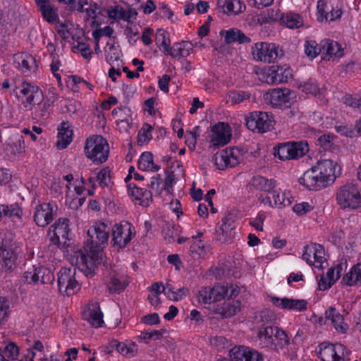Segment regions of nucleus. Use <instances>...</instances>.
I'll return each instance as SVG.
<instances>
[{"instance_id": "1", "label": "nucleus", "mask_w": 361, "mask_h": 361, "mask_svg": "<svg viewBox=\"0 0 361 361\" xmlns=\"http://www.w3.org/2000/svg\"><path fill=\"white\" fill-rule=\"evenodd\" d=\"M111 227L103 222H96L87 231L89 238L84 250L75 252L72 261L87 277L94 274L97 264L103 261L104 247L108 245Z\"/></svg>"}, {"instance_id": "2", "label": "nucleus", "mask_w": 361, "mask_h": 361, "mask_svg": "<svg viewBox=\"0 0 361 361\" xmlns=\"http://www.w3.org/2000/svg\"><path fill=\"white\" fill-rule=\"evenodd\" d=\"M257 341L262 348L274 351L286 349L290 343L288 333L276 326L263 324L258 329Z\"/></svg>"}, {"instance_id": "3", "label": "nucleus", "mask_w": 361, "mask_h": 361, "mask_svg": "<svg viewBox=\"0 0 361 361\" xmlns=\"http://www.w3.org/2000/svg\"><path fill=\"white\" fill-rule=\"evenodd\" d=\"M239 293V289L237 286L228 283L217 284L213 288L202 287L197 295V300L202 304H212L224 299L231 298L236 296Z\"/></svg>"}, {"instance_id": "4", "label": "nucleus", "mask_w": 361, "mask_h": 361, "mask_svg": "<svg viewBox=\"0 0 361 361\" xmlns=\"http://www.w3.org/2000/svg\"><path fill=\"white\" fill-rule=\"evenodd\" d=\"M85 156L97 164L104 163L109 157V147L102 135H93L86 139Z\"/></svg>"}, {"instance_id": "5", "label": "nucleus", "mask_w": 361, "mask_h": 361, "mask_svg": "<svg viewBox=\"0 0 361 361\" xmlns=\"http://www.w3.org/2000/svg\"><path fill=\"white\" fill-rule=\"evenodd\" d=\"M309 151L307 142H287L279 143L274 147V155L281 161L298 159Z\"/></svg>"}, {"instance_id": "6", "label": "nucleus", "mask_w": 361, "mask_h": 361, "mask_svg": "<svg viewBox=\"0 0 361 361\" xmlns=\"http://www.w3.org/2000/svg\"><path fill=\"white\" fill-rule=\"evenodd\" d=\"M336 201L342 209H357L361 208V192L353 183L341 186L336 193Z\"/></svg>"}, {"instance_id": "7", "label": "nucleus", "mask_w": 361, "mask_h": 361, "mask_svg": "<svg viewBox=\"0 0 361 361\" xmlns=\"http://www.w3.org/2000/svg\"><path fill=\"white\" fill-rule=\"evenodd\" d=\"M75 268L63 267L58 274V287L63 295L71 296L80 290V286L75 279Z\"/></svg>"}, {"instance_id": "8", "label": "nucleus", "mask_w": 361, "mask_h": 361, "mask_svg": "<svg viewBox=\"0 0 361 361\" xmlns=\"http://www.w3.org/2000/svg\"><path fill=\"white\" fill-rule=\"evenodd\" d=\"M252 54L256 61L271 63L283 55V51L274 43L259 42L252 47Z\"/></svg>"}, {"instance_id": "9", "label": "nucleus", "mask_w": 361, "mask_h": 361, "mask_svg": "<svg viewBox=\"0 0 361 361\" xmlns=\"http://www.w3.org/2000/svg\"><path fill=\"white\" fill-rule=\"evenodd\" d=\"M243 160L242 154L238 148H227L216 152L212 157V161L219 170L227 167H235Z\"/></svg>"}, {"instance_id": "10", "label": "nucleus", "mask_w": 361, "mask_h": 361, "mask_svg": "<svg viewBox=\"0 0 361 361\" xmlns=\"http://www.w3.org/2000/svg\"><path fill=\"white\" fill-rule=\"evenodd\" d=\"M293 70L289 66L274 65L262 74V80L269 85L287 83L293 80Z\"/></svg>"}, {"instance_id": "11", "label": "nucleus", "mask_w": 361, "mask_h": 361, "mask_svg": "<svg viewBox=\"0 0 361 361\" xmlns=\"http://www.w3.org/2000/svg\"><path fill=\"white\" fill-rule=\"evenodd\" d=\"M245 121L250 130L263 133L271 130L274 121L267 112L254 111L249 114Z\"/></svg>"}, {"instance_id": "12", "label": "nucleus", "mask_w": 361, "mask_h": 361, "mask_svg": "<svg viewBox=\"0 0 361 361\" xmlns=\"http://www.w3.org/2000/svg\"><path fill=\"white\" fill-rule=\"evenodd\" d=\"M295 97L294 91L288 88H276L264 93L263 98L267 104L273 106H289Z\"/></svg>"}, {"instance_id": "13", "label": "nucleus", "mask_w": 361, "mask_h": 361, "mask_svg": "<svg viewBox=\"0 0 361 361\" xmlns=\"http://www.w3.org/2000/svg\"><path fill=\"white\" fill-rule=\"evenodd\" d=\"M235 216L229 212L222 219V224L216 227L214 240L220 243H231L235 237Z\"/></svg>"}, {"instance_id": "14", "label": "nucleus", "mask_w": 361, "mask_h": 361, "mask_svg": "<svg viewBox=\"0 0 361 361\" xmlns=\"http://www.w3.org/2000/svg\"><path fill=\"white\" fill-rule=\"evenodd\" d=\"M17 89L25 97V100L22 102L25 108L32 109L33 106H38L43 102L42 91L33 84L23 82Z\"/></svg>"}, {"instance_id": "15", "label": "nucleus", "mask_w": 361, "mask_h": 361, "mask_svg": "<svg viewBox=\"0 0 361 361\" xmlns=\"http://www.w3.org/2000/svg\"><path fill=\"white\" fill-rule=\"evenodd\" d=\"M302 257L308 264L314 265L319 269H322L323 264L326 262L324 247L317 243L305 245Z\"/></svg>"}, {"instance_id": "16", "label": "nucleus", "mask_w": 361, "mask_h": 361, "mask_svg": "<svg viewBox=\"0 0 361 361\" xmlns=\"http://www.w3.org/2000/svg\"><path fill=\"white\" fill-rule=\"evenodd\" d=\"M56 208L53 202L37 204L35 208L34 221L38 226H47L53 221Z\"/></svg>"}, {"instance_id": "17", "label": "nucleus", "mask_w": 361, "mask_h": 361, "mask_svg": "<svg viewBox=\"0 0 361 361\" xmlns=\"http://www.w3.org/2000/svg\"><path fill=\"white\" fill-rule=\"evenodd\" d=\"M25 281L33 284H49L54 281L51 271L43 267H32L24 273Z\"/></svg>"}, {"instance_id": "18", "label": "nucleus", "mask_w": 361, "mask_h": 361, "mask_svg": "<svg viewBox=\"0 0 361 361\" xmlns=\"http://www.w3.org/2000/svg\"><path fill=\"white\" fill-rule=\"evenodd\" d=\"M111 231L112 232V241L114 246L123 247L132 239L131 226L126 221L116 224L112 228H111Z\"/></svg>"}, {"instance_id": "19", "label": "nucleus", "mask_w": 361, "mask_h": 361, "mask_svg": "<svg viewBox=\"0 0 361 361\" xmlns=\"http://www.w3.org/2000/svg\"><path fill=\"white\" fill-rule=\"evenodd\" d=\"M336 164L330 159H323L317 162L312 166L316 173L321 177L326 186L333 183L336 179Z\"/></svg>"}, {"instance_id": "20", "label": "nucleus", "mask_w": 361, "mask_h": 361, "mask_svg": "<svg viewBox=\"0 0 361 361\" xmlns=\"http://www.w3.org/2000/svg\"><path fill=\"white\" fill-rule=\"evenodd\" d=\"M298 182L307 190L312 191H318L327 187L312 167L304 172Z\"/></svg>"}, {"instance_id": "21", "label": "nucleus", "mask_w": 361, "mask_h": 361, "mask_svg": "<svg viewBox=\"0 0 361 361\" xmlns=\"http://www.w3.org/2000/svg\"><path fill=\"white\" fill-rule=\"evenodd\" d=\"M231 139L229 126L227 123L219 122L212 127L211 143L214 147L224 146Z\"/></svg>"}, {"instance_id": "22", "label": "nucleus", "mask_w": 361, "mask_h": 361, "mask_svg": "<svg viewBox=\"0 0 361 361\" xmlns=\"http://www.w3.org/2000/svg\"><path fill=\"white\" fill-rule=\"evenodd\" d=\"M82 318L92 326L98 328L104 323L103 314L97 302H91L82 312Z\"/></svg>"}, {"instance_id": "23", "label": "nucleus", "mask_w": 361, "mask_h": 361, "mask_svg": "<svg viewBox=\"0 0 361 361\" xmlns=\"http://www.w3.org/2000/svg\"><path fill=\"white\" fill-rule=\"evenodd\" d=\"M271 302L276 307L288 310H297L300 312L305 311L307 308V302L305 300H295L291 298H279L272 297Z\"/></svg>"}, {"instance_id": "24", "label": "nucleus", "mask_w": 361, "mask_h": 361, "mask_svg": "<svg viewBox=\"0 0 361 361\" xmlns=\"http://www.w3.org/2000/svg\"><path fill=\"white\" fill-rule=\"evenodd\" d=\"M342 271L343 268L341 264L329 268L326 276L322 275L319 281V289L321 290H326L330 288L340 278Z\"/></svg>"}, {"instance_id": "25", "label": "nucleus", "mask_w": 361, "mask_h": 361, "mask_svg": "<svg viewBox=\"0 0 361 361\" xmlns=\"http://www.w3.org/2000/svg\"><path fill=\"white\" fill-rule=\"evenodd\" d=\"M24 138L22 135H13L9 137L6 142L5 151L9 157L20 156L24 152Z\"/></svg>"}, {"instance_id": "26", "label": "nucleus", "mask_w": 361, "mask_h": 361, "mask_svg": "<svg viewBox=\"0 0 361 361\" xmlns=\"http://www.w3.org/2000/svg\"><path fill=\"white\" fill-rule=\"evenodd\" d=\"M325 318L331 322L335 329L341 334H344L348 329V326L344 322L343 317L334 307H330L325 311Z\"/></svg>"}, {"instance_id": "27", "label": "nucleus", "mask_w": 361, "mask_h": 361, "mask_svg": "<svg viewBox=\"0 0 361 361\" xmlns=\"http://www.w3.org/2000/svg\"><path fill=\"white\" fill-rule=\"evenodd\" d=\"M270 195H267L266 197L261 196L259 200L264 203V204H267L269 207H281L286 206L290 203L289 199L285 197L284 193H280L279 191L273 189L271 192H269Z\"/></svg>"}, {"instance_id": "28", "label": "nucleus", "mask_w": 361, "mask_h": 361, "mask_svg": "<svg viewBox=\"0 0 361 361\" xmlns=\"http://www.w3.org/2000/svg\"><path fill=\"white\" fill-rule=\"evenodd\" d=\"M35 3L47 22L54 23L59 18L57 10L51 5L49 0H35Z\"/></svg>"}, {"instance_id": "29", "label": "nucleus", "mask_w": 361, "mask_h": 361, "mask_svg": "<svg viewBox=\"0 0 361 361\" xmlns=\"http://www.w3.org/2000/svg\"><path fill=\"white\" fill-rule=\"evenodd\" d=\"M58 138L56 145L59 149H65L72 141L73 130L68 122H62L58 128Z\"/></svg>"}, {"instance_id": "30", "label": "nucleus", "mask_w": 361, "mask_h": 361, "mask_svg": "<svg viewBox=\"0 0 361 361\" xmlns=\"http://www.w3.org/2000/svg\"><path fill=\"white\" fill-rule=\"evenodd\" d=\"M249 185L256 190L269 193L276 188V182L274 179H268L264 176H256L250 179Z\"/></svg>"}, {"instance_id": "31", "label": "nucleus", "mask_w": 361, "mask_h": 361, "mask_svg": "<svg viewBox=\"0 0 361 361\" xmlns=\"http://www.w3.org/2000/svg\"><path fill=\"white\" fill-rule=\"evenodd\" d=\"M220 35L224 36L225 42L227 44L233 42H238L240 44H245L250 42L251 39L247 37L242 31L237 28H231L228 30H221Z\"/></svg>"}, {"instance_id": "32", "label": "nucleus", "mask_w": 361, "mask_h": 361, "mask_svg": "<svg viewBox=\"0 0 361 361\" xmlns=\"http://www.w3.org/2000/svg\"><path fill=\"white\" fill-rule=\"evenodd\" d=\"M192 44L188 41L176 42L170 47L166 55L173 58L187 57L192 50Z\"/></svg>"}, {"instance_id": "33", "label": "nucleus", "mask_w": 361, "mask_h": 361, "mask_svg": "<svg viewBox=\"0 0 361 361\" xmlns=\"http://www.w3.org/2000/svg\"><path fill=\"white\" fill-rule=\"evenodd\" d=\"M324 59L329 60L331 58H339L343 56V50L337 42L326 40L322 46Z\"/></svg>"}, {"instance_id": "34", "label": "nucleus", "mask_w": 361, "mask_h": 361, "mask_svg": "<svg viewBox=\"0 0 361 361\" xmlns=\"http://www.w3.org/2000/svg\"><path fill=\"white\" fill-rule=\"evenodd\" d=\"M128 283L127 276L117 274L111 276L108 282V288L111 293H120L126 289Z\"/></svg>"}, {"instance_id": "35", "label": "nucleus", "mask_w": 361, "mask_h": 361, "mask_svg": "<svg viewBox=\"0 0 361 361\" xmlns=\"http://www.w3.org/2000/svg\"><path fill=\"white\" fill-rule=\"evenodd\" d=\"M342 283L349 286L359 283L361 284V262L353 266L350 270L343 276Z\"/></svg>"}, {"instance_id": "36", "label": "nucleus", "mask_w": 361, "mask_h": 361, "mask_svg": "<svg viewBox=\"0 0 361 361\" xmlns=\"http://www.w3.org/2000/svg\"><path fill=\"white\" fill-rule=\"evenodd\" d=\"M218 4L222 7L224 13L227 14H238L245 10V5L240 0L219 1Z\"/></svg>"}, {"instance_id": "37", "label": "nucleus", "mask_w": 361, "mask_h": 361, "mask_svg": "<svg viewBox=\"0 0 361 361\" xmlns=\"http://www.w3.org/2000/svg\"><path fill=\"white\" fill-rule=\"evenodd\" d=\"M137 168L143 171H157L160 167L154 163L153 154L149 152H143L137 162Z\"/></svg>"}, {"instance_id": "38", "label": "nucleus", "mask_w": 361, "mask_h": 361, "mask_svg": "<svg viewBox=\"0 0 361 361\" xmlns=\"http://www.w3.org/2000/svg\"><path fill=\"white\" fill-rule=\"evenodd\" d=\"M240 302L238 300L224 302L221 306L216 309L215 312L224 318H228L240 310Z\"/></svg>"}, {"instance_id": "39", "label": "nucleus", "mask_w": 361, "mask_h": 361, "mask_svg": "<svg viewBox=\"0 0 361 361\" xmlns=\"http://www.w3.org/2000/svg\"><path fill=\"white\" fill-rule=\"evenodd\" d=\"M281 20L287 27L297 29L304 24L302 16L295 13H287L281 17Z\"/></svg>"}, {"instance_id": "40", "label": "nucleus", "mask_w": 361, "mask_h": 361, "mask_svg": "<svg viewBox=\"0 0 361 361\" xmlns=\"http://www.w3.org/2000/svg\"><path fill=\"white\" fill-rule=\"evenodd\" d=\"M334 344L326 342L322 343L317 348L316 352L322 361H334Z\"/></svg>"}, {"instance_id": "41", "label": "nucleus", "mask_w": 361, "mask_h": 361, "mask_svg": "<svg viewBox=\"0 0 361 361\" xmlns=\"http://www.w3.org/2000/svg\"><path fill=\"white\" fill-rule=\"evenodd\" d=\"M69 219L67 218H59L52 226L54 235H61V238L66 240L68 238L70 231L68 227Z\"/></svg>"}, {"instance_id": "42", "label": "nucleus", "mask_w": 361, "mask_h": 361, "mask_svg": "<svg viewBox=\"0 0 361 361\" xmlns=\"http://www.w3.org/2000/svg\"><path fill=\"white\" fill-rule=\"evenodd\" d=\"M0 351H1L4 357L6 358V361H23L18 360V348L13 343H9L4 347H0Z\"/></svg>"}, {"instance_id": "43", "label": "nucleus", "mask_w": 361, "mask_h": 361, "mask_svg": "<svg viewBox=\"0 0 361 361\" xmlns=\"http://www.w3.org/2000/svg\"><path fill=\"white\" fill-rule=\"evenodd\" d=\"M250 348L245 346L234 347L230 351V356L232 361H247L249 357L248 353Z\"/></svg>"}, {"instance_id": "44", "label": "nucleus", "mask_w": 361, "mask_h": 361, "mask_svg": "<svg viewBox=\"0 0 361 361\" xmlns=\"http://www.w3.org/2000/svg\"><path fill=\"white\" fill-rule=\"evenodd\" d=\"M155 42L162 47L163 51L166 55L171 47V40L167 32L162 29H159L156 32Z\"/></svg>"}, {"instance_id": "45", "label": "nucleus", "mask_w": 361, "mask_h": 361, "mask_svg": "<svg viewBox=\"0 0 361 361\" xmlns=\"http://www.w3.org/2000/svg\"><path fill=\"white\" fill-rule=\"evenodd\" d=\"M334 361H349V355L350 351L348 350L345 345L341 343L334 344Z\"/></svg>"}, {"instance_id": "46", "label": "nucleus", "mask_w": 361, "mask_h": 361, "mask_svg": "<svg viewBox=\"0 0 361 361\" xmlns=\"http://www.w3.org/2000/svg\"><path fill=\"white\" fill-rule=\"evenodd\" d=\"M20 68L24 73H27L34 71L37 68V63L35 59L31 55H27L19 63Z\"/></svg>"}, {"instance_id": "47", "label": "nucleus", "mask_w": 361, "mask_h": 361, "mask_svg": "<svg viewBox=\"0 0 361 361\" xmlns=\"http://www.w3.org/2000/svg\"><path fill=\"white\" fill-rule=\"evenodd\" d=\"M335 136L331 134H323L318 137L317 143L324 150H332L334 146Z\"/></svg>"}, {"instance_id": "48", "label": "nucleus", "mask_w": 361, "mask_h": 361, "mask_svg": "<svg viewBox=\"0 0 361 361\" xmlns=\"http://www.w3.org/2000/svg\"><path fill=\"white\" fill-rule=\"evenodd\" d=\"M20 208L18 204H1L0 205V215L6 216H19L20 214Z\"/></svg>"}, {"instance_id": "49", "label": "nucleus", "mask_w": 361, "mask_h": 361, "mask_svg": "<svg viewBox=\"0 0 361 361\" xmlns=\"http://www.w3.org/2000/svg\"><path fill=\"white\" fill-rule=\"evenodd\" d=\"M209 248V246L206 245V244L202 240H197L192 243L190 247V251L194 257L197 256V257H204L207 254V251Z\"/></svg>"}, {"instance_id": "50", "label": "nucleus", "mask_w": 361, "mask_h": 361, "mask_svg": "<svg viewBox=\"0 0 361 361\" xmlns=\"http://www.w3.org/2000/svg\"><path fill=\"white\" fill-rule=\"evenodd\" d=\"M10 304L8 300L0 296V325L4 324L8 319L10 313Z\"/></svg>"}, {"instance_id": "51", "label": "nucleus", "mask_w": 361, "mask_h": 361, "mask_svg": "<svg viewBox=\"0 0 361 361\" xmlns=\"http://www.w3.org/2000/svg\"><path fill=\"white\" fill-rule=\"evenodd\" d=\"M200 126H195L192 130L187 131L185 134V143L190 148H195L197 139L200 136Z\"/></svg>"}, {"instance_id": "52", "label": "nucleus", "mask_w": 361, "mask_h": 361, "mask_svg": "<svg viewBox=\"0 0 361 361\" xmlns=\"http://www.w3.org/2000/svg\"><path fill=\"white\" fill-rule=\"evenodd\" d=\"M301 90L306 94L316 95L319 91L318 84L315 80L310 79L307 82L300 85Z\"/></svg>"}, {"instance_id": "53", "label": "nucleus", "mask_w": 361, "mask_h": 361, "mask_svg": "<svg viewBox=\"0 0 361 361\" xmlns=\"http://www.w3.org/2000/svg\"><path fill=\"white\" fill-rule=\"evenodd\" d=\"M265 219V213L264 212H259L255 217L250 218L249 219V224L252 226L257 231H262Z\"/></svg>"}, {"instance_id": "54", "label": "nucleus", "mask_w": 361, "mask_h": 361, "mask_svg": "<svg viewBox=\"0 0 361 361\" xmlns=\"http://www.w3.org/2000/svg\"><path fill=\"white\" fill-rule=\"evenodd\" d=\"M321 49L317 47L315 41H308L305 46V52L311 59H314L320 53Z\"/></svg>"}, {"instance_id": "55", "label": "nucleus", "mask_w": 361, "mask_h": 361, "mask_svg": "<svg viewBox=\"0 0 361 361\" xmlns=\"http://www.w3.org/2000/svg\"><path fill=\"white\" fill-rule=\"evenodd\" d=\"M114 33V29L110 26H106L104 28L96 29L92 32V37L95 40V44L98 45L99 39L102 36L111 37Z\"/></svg>"}, {"instance_id": "56", "label": "nucleus", "mask_w": 361, "mask_h": 361, "mask_svg": "<svg viewBox=\"0 0 361 361\" xmlns=\"http://www.w3.org/2000/svg\"><path fill=\"white\" fill-rule=\"evenodd\" d=\"M152 130V127L149 123H145L137 135V142L140 145L146 142L151 139L149 133Z\"/></svg>"}, {"instance_id": "57", "label": "nucleus", "mask_w": 361, "mask_h": 361, "mask_svg": "<svg viewBox=\"0 0 361 361\" xmlns=\"http://www.w3.org/2000/svg\"><path fill=\"white\" fill-rule=\"evenodd\" d=\"M162 178L159 174H157L152 177L150 183L148 186L153 190L154 192L159 195L161 194L163 188L161 187L162 184Z\"/></svg>"}, {"instance_id": "58", "label": "nucleus", "mask_w": 361, "mask_h": 361, "mask_svg": "<svg viewBox=\"0 0 361 361\" xmlns=\"http://www.w3.org/2000/svg\"><path fill=\"white\" fill-rule=\"evenodd\" d=\"M108 16L111 19L114 20H123L124 9L121 6H115L111 7L107 11Z\"/></svg>"}, {"instance_id": "59", "label": "nucleus", "mask_w": 361, "mask_h": 361, "mask_svg": "<svg viewBox=\"0 0 361 361\" xmlns=\"http://www.w3.org/2000/svg\"><path fill=\"white\" fill-rule=\"evenodd\" d=\"M75 11L80 13H85L87 16V19L89 18L96 19L97 18V13L90 6H89L88 4H84V2H78L77 8H75Z\"/></svg>"}, {"instance_id": "60", "label": "nucleus", "mask_w": 361, "mask_h": 361, "mask_svg": "<svg viewBox=\"0 0 361 361\" xmlns=\"http://www.w3.org/2000/svg\"><path fill=\"white\" fill-rule=\"evenodd\" d=\"M110 178V171L108 168L101 169L97 173V180L102 188L107 186V180Z\"/></svg>"}, {"instance_id": "61", "label": "nucleus", "mask_w": 361, "mask_h": 361, "mask_svg": "<svg viewBox=\"0 0 361 361\" xmlns=\"http://www.w3.org/2000/svg\"><path fill=\"white\" fill-rule=\"evenodd\" d=\"M336 130L338 133L341 134L342 135L349 137H357V133L355 132V127L354 128L348 126H336Z\"/></svg>"}, {"instance_id": "62", "label": "nucleus", "mask_w": 361, "mask_h": 361, "mask_svg": "<svg viewBox=\"0 0 361 361\" xmlns=\"http://www.w3.org/2000/svg\"><path fill=\"white\" fill-rule=\"evenodd\" d=\"M313 209L308 202H303L302 203L295 204L293 206V211L298 215L305 214L307 212L311 211Z\"/></svg>"}, {"instance_id": "63", "label": "nucleus", "mask_w": 361, "mask_h": 361, "mask_svg": "<svg viewBox=\"0 0 361 361\" xmlns=\"http://www.w3.org/2000/svg\"><path fill=\"white\" fill-rule=\"evenodd\" d=\"M175 183V174L173 171H170L165 178L163 189L168 193L173 192V185Z\"/></svg>"}, {"instance_id": "64", "label": "nucleus", "mask_w": 361, "mask_h": 361, "mask_svg": "<svg viewBox=\"0 0 361 361\" xmlns=\"http://www.w3.org/2000/svg\"><path fill=\"white\" fill-rule=\"evenodd\" d=\"M345 104L361 111V97L359 96H348L345 97Z\"/></svg>"}]
</instances>
